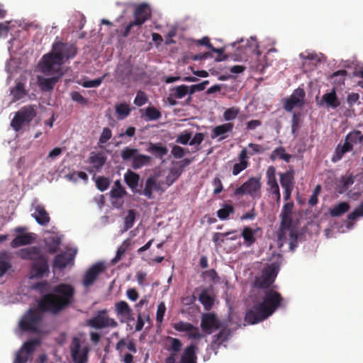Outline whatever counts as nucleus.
Returning a JSON list of instances; mask_svg holds the SVG:
<instances>
[{
	"label": "nucleus",
	"instance_id": "obj_29",
	"mask_svg": "<svg viewBox=\"0 0 363 363\" xmlns=\"http://www.w3.org/2000/svg\"><path fill=\"white\" fill-rule=\"evenodd\" d=\"M147 151L154 154L156 157L160 159H162L168 152L167 148L160 143H150Z\"/></svg>",
	"mask_w": 363,
	"mask_h": 363
},
{
	"label": "nucleus",
	"instance_id": "obj_7",
	"mask_svg": "<svg viewBox=\"0 0 363 363\" xmlns=\"http://www.w3.org/2000/svg\"><path fill=\"white\" fill-rule=\"evenodd\" d=\"M37 308L42 313H50L56 315L60 313L65 308L63 306L57 295L49 293L43 295L38 301Z\"/></svg>",
	"mask_w": 363,
	"mask_h": 363
},
{
	"label": "nucleus",
	"instance_id": "obj_39",
	"mask_svg": "<svg viewBox=\"0 0 363 363\" xmlns=\"http://www.w3.org/2000/svg\"><path fill=\"white\" fill-rule=\"evenodd\" d=\"M199 300L206 311H210L213 308L214 298L208 294L206 290L202 291L199 294Z\"/></svg>",
	"mask_w": 363,
	"mask_h": 363
},
{
	"label": "nucleus",
	"instance_id": "obj_25",
	"mask_svg": "<svg viewBox=\"0 0 363 363\" xmlns=\"http://www.w3.org/2000/svg\"><path fill=\"white\" fill-rule=\"evenodd\" d=\"M127 192L124 187L122 186L120 180H116L114 182V186L110 191V196L112 199H116V201L113 202V206L116 207H121L123 204V201H118V199H122V198L126 195Z\"/></svg>",
	"mask_w": 363,
	"mask_h": 363
},
{
	"label": "nucleus",
	"instance_id": "obj_1",
	"mask_svg": "<svg viewBox=\"0 0 363 363\" xmlns=\"http://www.w3.org/2000/svg\"><path fill=\"white\" fill-rule=\"evenodd\" d=\"M284 298L280 293L274 289L264 292L262 301L247 310L245 320L250 324H256L271 316L281 306Z\"/></svg>",
	"mask_w": 363,
	"mask_h": 363
},
{
	"label": "nucleus",
	"instance_id": "obj_35",
	"mask_svg": "<svg viewBox=\"0 0 363 363\" xmlns=\"http://www.w3.org/2000/svg\"><path fill=\"white\" fill-rule=\"evenodd\" d=\"M352 150V146L349 145L348 143L345 142L342 145L339 144L335 149L334 155H333L332 161L336 162L340 160L346 152Z\"/></svg>",
	"mask_w": 363,
	"mask_h": 363
},
{
	"label": "nucleus",
	"instance_id": "obj_26",
	"mask_svg": "<svg viewBox=\"0 0 363 363\" xmlns=\"http://www.w3.org/2000/svg\"><path fill=\"white\" fill-rule=\"evenodd\" d=\"M31 216L39 225L43 226L47 225L50 220L49 214L45 207L40 204L35 207V212Z\"/></svg>",
	"mask_w": 363,
	"mask_h": 363
},
{
	"label": "nucleus",
	"instance_id": "obj_27",
	"mask_svg": "<svg viewBox=\"0 0 363 363\" xmlns=\"http://www.w3.org/2000/svg\"><path fill=\"white\" fill-rule=\"evenodd\" d=\"M35 240V237L33 233H24L23 235H17L11 242V246L13 248H16L21 246L30 245Z\"/></svg>",
	"mask_w": 363,
	"mask_h": 363
},
{
	"label": "nucleus",
	"instance_id": "obj_49",
	"mask_svg": "<svg viewBox=\"0 0 363 363\" xmlns=\"http://www.w3.org/2000/svg\"><path fill=\"white\" fill-rule=\"evenodd\" d=\"M40 344V340L35 338L30 340L26 341L23 343L21 350H24L27 352V354H30L33 353L35 348Z\"/></svg>",
	"mask_w": 363,
	"mask_h": 363
},
{
	"label": "nucleus",
	"instance_id": "obj_47",
	"mask_svg": "<svg viewBox=\"0 0 363 363\" xmlns=\"http://www.w3.org/2000/svg\"><path fill=\"white\" fill-rule=\"evenodd\" d=\"M135 220V212L133 209H130L128 211L127 216L124 218V225L123 232H125L130 229Z\"/></svg>",
	"mask_w": 363,
	"mask_h": 363
},
{
	"label": "nucleus",
	"instance_id": "obj_61",
	"mask_svg": "<svg viewBox=\"0 0 363 363\" xmlns=\"http://www.w3.org/2000/svg\"><path fill=\"white\" fill-rule=\"evenodd\" d=\"M360 216H363V201L347 216V218L350 220H354Z\"/></svg>",
	"mask_w": 363,
	"mask_h": 363
},
{
	"label": "nucleus",
	"instance_id": "obj_6",
	"mask_svg": "<svg viewBox=\"0 0 363 363\" xmlns=\"http://www.w3.org/2000/svg\"><path fill=\"white\" fill-rule=\"evenodd\" d=\"M262 183L259 177H252L233 191V196L238 199L244 195L250 196L253 200H258L262 196Z\"/></svg>",
	"mask_w": 363,
	"mask_h": 363
},
{
	"label": "nucleus",
	"instance_id": "obj_30",
	"mask_svg": "<svg viewBox=\"0 0 363 363\" xmlns=\"http://www.w3.org/2000/svg\"><path fill=\"white\" fill-rule=\"evenodd\" d=\"M280 184L283 189L294 188V171L289 169L284 173H280Z\"/></svg>",
	"mask_w": 363,
	"mask_h": 363
},
{
	"label": "nucleus",
	"instance_id": "obj_8",
	"mask_svg": "<svg viewBox=\"0 0 363 363\" xmlns=\"http://www.w3.org/2000/svg\"><path fill=\"white\" fill-rule=\"evenodd\" d=\"M35 116L36 111L34 106H24L16 113L11 121V126L15 131L18 132L24 125H28Z\"/></svg>",
	"mask_w": 363,
	"mask_h": 363
},
{
	"label": "nucleus",
	"instance_id": "obj_11",
	"mask_svg": "<svg viewBox=\"0 0 363 363\" xmlns=\"http://www.w3.org/2000/svg\"><path fill=\"white\" fill-rule=\"evenodd\" d=\"M52 291L65 308L74 301L75 289L70 284H60L53 288Z\"/></svg>",
	"mask_w": 363,
	"mask_h": 363
},
{
	"label": "nucleus",
	"instance_id": "obj_38",
	"mask_svg": "<svg viewBox=\"0 0 363 363\" xmlns=\"http://www.w3.org/2000/svg\"><path fill=\"white\" fill-rule=\"evenodd\" d=\"M166 341L169 342V345L167 347L168 351L172 352L171 354L177 355V354L181 350L182 347V341L175 337H172L170 336H167L166 337Z\"/></svg>",
	"mask_w": 363,
	"mask_h": 363
},
{
	"label": "nucleus",
	"instance_id": "obj_48",
	"mask_svg": "<svg viewBox=\"0 0 363 363\" xmlns=\"http://www.w3.org/2000/svg\"><path fill=\"white\" fill-rule=\"evenodd\" d=\"M230 335V331L228 328H223L217 335L213 336V342L217 345H221L225 342Z\"/></svg>",
	"mask_w": 363,
	"mask_h": 363
},
{
	"label": "nucleus",
	"instance_id": "obj_44",
	"mask_svg": "<svg viewBox=\"0 0 363 363\" xmlns=\"http://www.w3.org/2000/svg\"><path fill=\"white\" fill-rule=\"evenodd\" d=\"M235 208L231 204L225 203L223 207L217 211L216 214L220 220H226L230 214L234 213Z\"/></svg>",
	"mask_w": 363,
	"mask_h": 363
},
{
	"label": "nucleus",
	"instance_id": "obj_23",
	"mask_svg": "<svg viewBox=\"0 0 363 363\" xmlns=\"http://www.w3.org/2000/svg\"><path fill=\"white\" fill-rule=\"evenodd\" d=\"M281 223L278 231V240L281 242H284L287 240L286 233L291 230L292 224V216H280Z\"/></svg>",
	"mask_w": 363,
	"mask_h": 363
},
{
	"label": "nucleus",
	"instance_id": "obj_9",
	"mask_svg": "<svg viewBox=\"0 0 363 363\" xmlns=\"http://www.w3.org/2000/svg\"><path fill=\"white\" fill-rule=\"evenodd\" d=\"M86 325L95 329L116 328L118 326V323L114 318L108 315L106 309H104L97 311L91 318L88 319Z\"/></svg>",
	"mask_w": 363,
	"mask_h": 363
},
{
	"label": "nucleus",
	"instance_id": "obj_20",
	"mask_svg": "<svg viewBox=\"0 0 363 363\" xmlns=\"http://www.w3.org/2000/svg\"><path fill=\"white\" fill-rule=\"evenodd\" d=\"M160 189V184L157 182V177L155 175L149 176L145 182L143 189H138L136 193L144 195L148 199L153 198L152 191H159Z\"/></svg>",
	"mask_w": 363,
	"mask_h": 363
},
{
	"label": "nucleus",
	"instance_id": "obj_58",
	"mask_svg": "<svg viewBox=\"0 0 363 363\" xmlns=\"http://www.w3.org/2000/svg\"><path fill=\"white\" fill-rule=\"evenodd\" d=\"M145 319L149 320L150 318L148 315H145V313L142 314L140 312L137 316V323L135 325V331H140L144 327L145 325Z\"/></svg>",
	"mask_w": 363,
	"mask_h": 363
},
{
	"label": "nucleus",
	"instance_id": "obj_10",
	"mask_svg": "<svg viewBox=\"0 0 363 363\" xmlns=\"http://www.w3.org/2000/svg\"><path fill=\"white\" fill-rule=\"evenodd\" d=\"M70 355L73 363H86L89 352V347L82 346L81 339L74 337L69 345Z\"/></svg>",
	"mask_w": 363,
	"mask_h": 363
},
{
	"label": "nucleus",
	"instance_id": "obj_62",
	"mask_svg": "<svg viewBox=\"0 0 363 363\" xmlns=\"http://www.w3.org/2000/svg\"><path fill=\"white\" fill-rule=\"evenodd\" d=\"M166 311V306L164 302L159 303L156 313V321L161 323L163 320V317Z\"/></svg>",
	"mask_w": 363,
	"mask_h": 363
},
{
	"label": "nucleus",
	"instance_id": "obj_19",
	"mask_svg": "<svg viewBox=\"0 0 363 363\" xmlns=\"http://www.w3.org/2000/svg\"><path fill=\"white\" fill-rule=\"evenodd\" d=\"M115 313L122 323L135 320L132 308L125 301H120L115 303Z\"/></svg>",
	"mask_w": 363,
	"mask_h": 363
},
{
	"label": "nucleus",
	"instance_id": "obj_43",
	"mask_svg": "<svg viewBox=\"0 0 363 363\" xmlns=\"http://www.w3.org/2000/svg\"><path fill=\"white\" fill-rule=\"evenodd\" d=\"M106 158L101 153L96 154L89 157V162L93 164V168L96 171L101 169V168L105 164Z\"/></svg>",
	"mask_w": 363,
	"mask_h": 363
},
{
	"label": "nucleus",
	"instance_id": "obj_42",
	"mask_svg": "<svg viewBox=\"0 0 363 363\" xmlns=\"http://www.w3.org/2000/svg\"><path fill=\"white\" fill-rule=\"evenodd\" d=\"M350 205L347 202H341L330 209V214L333 217H338L348 211Z\"/></svg>",
	"mask_w": 363,
	"mask_h": 363
},
{
	"label": "nucleus",
	"instance_id": "obj_33",
	"mask_svg": "<svg viewBox=\"0 0 363 363\" xmlns=\"http://www.w3.org/2000/svg\"><path fill=\"white\" fill-rule=\"evenodd\" d=\"M61 239L58 237H50L45 240V245L49 254L56 253L61 245Z\"/></svg>",
	"mask_w": 363,
	"mask_h": 363
},
{
	"label": "nucleus",
	"instance_id": "obj_50",
	"mask_svg": "<svg viewBox=\"0 0 363 363\" xmlns=\"http://www.w3.org/2000/svg\"><path fill=\"white\" fill-rule=\"evenodd\" d=\"M347 74V72L345 69H340L335 72L331 75V79H334V82L339 85L345 83V77Z\"/></svg>",
	"mask_w": 363,
	"mask_h": 363
},
{
	"label": "nucleus",
	"instance_id": "obj_14",
	"mask_svg": "<svg viewBox=\"0 0 363 363\" xmlns=\"http://www.w3.org/2000/svg\"><path fill=\"white\" fill-rule=\"evenodd\" d=\"M62 62L60 54L52 50V52L47 54L43 57L42 72L45 74H49L59 69Z\"/></svg>",
	"mask_w": 363,
	"mask_h": 363
},
{
	"label": "nucleus",
	"instance_id": "obj_36",
	"mask_svg": "<svg viewBox=\"0 0 363 363\" xmlns=\"http://www.w3.org/2000/svg\"><path fill=\"white\" fill-rule=\"evenodd\" d=\"M255 232H256V230H252L250 227L246 226V227L243 228V229L242 230L241 236L243 238L244 241H245V245L247 247H250L255 242V241H256Z\"/></svg>",
	"mask_w": 363,
	"mask_h": 363
},
{
	"label": "nucleus",
	"instance_id": "obj_63",
	"mask_svg": "<svg viewBox=\"0 0 363 363\" xmlns=\"http://www.w3.org/2000/svg\"><path fill=\"white\" fill-rule=\"evenodd\" d=\"M248 166H249V162H239L238 163H235L233 165L232 174L234 176H236L238 174H240L242 171L247 169Z\"/></svg>",
	"mask_w": 363,
	"mask_h": 363
},
{
	"label": "nucleus",
	"instance_id": "obj_55",
	"mask_svg": "<svg viewBox=\"0 0 363 363\" xmlns=\"http://www.w3.org/2000/svg\"><path fill=\"white\" fill-rule=\"evenodd\" d=\"M110 184L109 179L104 177H99L96 180L97 189L101 191L106 190Z\"/></svg>",
	"mask_w": 363,
	"mask_h": 363
},
{
	"label": "nucleus",
	"instance_id": "obj_32",
	"mask_svg": "<svg viewBox=\"0 0 363 363\" xmlns=\"http://www.w3.org/2000/svg\"><path fill=\"white\" fill-rule=\"evenodd\" d=\"M132 108L130 105L126 103H120L115 105V111L117 119L119 121L124 120L130 113Z\"/></svg>",
	"mask_w": 363,
	"mask_h": 363
},
{
	"label": "nucleus",
	"instance_id": "obj_13",
	"mask_svg": "<svg viewBox=\"0 0 363 363\" xmlns=\"http://www.w3.org/2000/svg\"><path fill=\"white\" fill-rule=\"evenodd\" d=\"M77 253V249L69 247L65 251L57 254L53 260V267L62 269L66 268L68 265H74Z\"/></svg>",
	"mask_w": 363,
	"mask_h": 363
},
{
	"label": "nucleus",
	"instance_id": "obj_28",
	"mask_svg": "<svg viewBox=\"0 0 363 363\" xmlns=\"http://www.w3.org/2000/svg\"><path fill=\"white\" fill-rule=\"evenodd\" d=\"M124 180L126 184L132 189L133 191H138L137 187L139 184L140 175L130 169L124 174Z\"/></svg>",
	"mask_w": 363,
	"mask_h": 363
},
{
	"label": "nucleus",
	"instance_id": "obj_18",
	"mask_svg": "<svg viewBox=\"0 0 363 363\" xmlns=\"http://www.w3.org/2000/svg\"><path fill=\"white\" fill-rule=\"evenodd\" d=\"M105 270L103 263L98 262L92 265L85 273L83 277V284L88 287L91 286L96 280L99 275Z\"/></svg>",
	"mask_w": 363,
	"mask_h": 363
},
{
	"label": "nucleus",
	"instance_id": "obj_45",
	"mask_svg": "<svg viewBox=\"0 0 363 363\" xmlns=\"http://www.w3.org/2000/svg\"><path fill=\"white\" fill-rule=\"evenodd\" d=\"M130 245V241L129 239H126L123 242L122 245L118 248L115 257L111 259V263L113 264L118 263L121 260L122 256L125 254Z\"/></svg>",
	"mask_w": 363,
	"mask_h": 363
},
{
	"label": "nucleus",
	"instance_id": "obj_5",
	"mask_svg": "<svg viewBox=\"0 0 363 363\" xmlns=\"http://www.w3.org/2000/svg\"><path fill=\"white\" fill-rule=\"evenodd\" d=\"M134 20L130 21L124 28L122 36L126 38L135 27L140 28L152 16V11L147 3L137 5L133 11Z\"/></svg>",
	"mask_w": 363,
	"mask_h": 363
},
{
	"label": "nucleus",
	"instance_id": "obj_21",
	"mask_svg": "<svg viewBox=\"0 0 363 363\" xmlns=\"http://www.w3.org/2000/svg\"><path fill=\"white\" fill-rule=\"evenodd\" d=\"M234 125L232 123H225L219 125H216L212 130L211 135V139L218 138V141H221L227 138L229 133L233 130Z\"/></svg>",
	"mask_w": 363,
	"mask_h": 363
},
{
	"label": "nucleus",
	"instance_id": "obj_3",
	"mask_svg": "<svg viewBox=\"0 0 363 363\" xmlns=\"http://www.w3.org/2000/svg\"><path fill=\"white\" fill-rule=\"evenodd\" d=\"M43 322V314L37 308H30L22 315L18 327L22 333L40 334Z\"/></svg>",
	"mask_w": 363,
	"mask_h": 363
},
{
	"label": "nucleus",
	"instance_id": "obj_16",
	"mask_svg": "<svg viewBox=\"0 0 363 363\" xmlns=\"http://www.w3.org/2000/svg\"><path fill=\"white\" fill-rule=\"evenodd\" d=\"M305 95L306 94L303 89L298 88L295 89L291 96L285 101L284 106V109L290 112L296 106H302Z\"/></svg>",
	"mask_w": 363,
	"mask_h": 363
},
{
	"label": "nucleus",
	"instance_id": "obj_54",
	"mask_svg": "<svg viewBox=\"0 0 363 363\" xmlns=\"http://www.w3.org/2000/svg\"><path fill=\"white\" fill-rule=\"evenodd\" d=\"M236 232L235 230L226 232V233H215L213 235L212 240L216 245H220L225 242L224 237L228 236L230 234Z\"/></svg>",
	"mask_w": 363,
	"mask_h": 363
},
{
	"label": "nucleus",
	"instance_id": "obj_51",
	"mask_svg": "<svg viewBox=\"0 0 363 363\" xmlns=\"http://www.w3.org/2000/svg\"><path fill=\"white\" fill-rule=\"evenodd\" d=\"M247 147V151L250 156H253L257 154H262L266 150V149L262 145L252 143H249Z\"/></svg>",
	"mask_w": 363,
	"mask_h": 363
},
{
	"label": "nucleus",
	"instance_id": "obj_46",
	"mask_svg": "<svg viewBox=\"0 0 363 363\" xmlns=\"http://www.w3.org/2000/svg\"><path fill=\"white\" fill-rule=\"evenodd\" d=\"M161 112L153 106H148L145 109V121H156L161 118Z\"/></svg>",
	"mask_w": 363,
	"mask_h": 363
},
{
	"label": "nucleus",
	"instance_id": "obj_60",
	"mask_svg": "<svg viewBox=\"0 0 363 363\" xmlns=\"http://www.w3.org/2000/svg\"><path fill=\"white\" fill-rule=\"evenodd\" d=\"M289 231V245L291 250L297 247L298 244V234L295 229H291Z\"/></svg>",
	"mask_w": 363,
	"mask_h": 363
},
{
	"label": "nucleus",
	"instance_id": "obj_31",
	"mask_svg": "<svg viewBox=\"0 0 363 363\" xmlns=\"http://www.w3.org/2000/svg\"><path fill=\"white\" fill-rule=\"evenodd\" d=\"M58 80L59 77H52L50 78H44L43 77H38V84L41 89L44 91L52 90Z\"/></svg>",
	"mask_w": 363,
	"mask_h": 363
},
{
	"label": "nucleus",
	"instance_id": "obj_40",
	"mask_svg": "<svg viewBox=\"0 0 363 363\" xmlns=\"http://www.w3.org/2000/svg\"><path fill=\"white\" fill-rule=\"evenodd\" d=\"M363 141V134L359 130H353L345 137V143L353 147V145L360 143Z\"/></svg>",
	"mask_w": 363,
	"mask_h": 363
},
{
	"label": "nucleus",
	"instance_id": "obj_2",
	"mask_svg": "<svg viewBox=\"0 0 363 363\" xmlns=\"http://www.w3.org/2000/svg\"><path fill=\"white\" fill-rule=\"evenodd\" d=\"M17 256L22 259L31 260V272L35 277H43L49 273L48 257L41 254L40 248L38 246H31L19 250Z\"/></svg>",
	"mask_w": 363,
	"mask_h": 363
},
{
	"label": "nucleus",
	"instance_id": "obj_53",
	"mask_svg": "<svg viewBox=\"0 0 363 363\" xmlns=\"http://www.w3.org/2000/svg\"><path fill=\"white\" fill-rule=\"evenodd\" d=\"M173 328L177 331L187 333L194 328V325L190 323L179 321L174 324Z\"/></svg>",
	"mask_w": 363,
	"mask_h": 363
},
{
	"label": "nucleus",
	"instance_id": "obj_59",
	"mask_svg": "<svg viewBox=\"0 0 363 363\" xmlns=\"http://www.w3.org/2000/svg\"><path fill=\"white\" fill-rule=\"evenodd\" d=\"M301 122V114L299 113H294L291 119V132L295 134L299 128Z\"/></svg>",
	"mask_w": 363,
	"mask_h": 363
},
{
	"label": "nucleus",
	"instance_id": "obj_22",
	"mask_svg": "<svg viewBox=\"0 0 363 363\" xmlns=\"http://www.w3.org/2000/svg\"><path fill=\"white\" fill-rule=\"evenodd\" d=\"M320 105H325L327 108L333 109L340 106V101L337 96L335 88H333L331 91L323 95Z\"/></svg>",
	"mask_w": 363,
	"mask_h": 363
},
{
	"label": "nucleus",
	"instance_id": "obj_15",
	"mask_svg": "<svg viewBox=\"0 0 363 363\" xmlns=\"http://www.w3.org/2000/svg\"><path fill=\"white\" fill-rule=\"evenodd\" d=\"M201 328L206 334H211L220 328V323L214 313H206L201 315Z\"/></svg>",
	"mask_w": 363,
	"mask_h": 363
},
{
	"label": "nucleus",
	"instance_id": "obj_12",
	"mask_svg": "<svg viewBox=\"0 0 363 363\" xmlns=\"http://www.w3.org/2000/svg\"><path fill=\"white\" fill-rule=\"evenodd\" d=\"M277 272L274 266H268L267 268L264 269L262 274L256 277L255 280V286L258 289H270L269 287L274 283Z\"/></svg>",
	"mask_w": 363,
	"mask_h": 363
},
{
	"label": "nucleus",
	"instance_id": "obj_57",
	"mask_svg": "<svg viewBox=\"0 0 363 363\" xmlns=\"http://www.w3.org/2000/svg\"><path fill=\"white\" fill-rule=\"evenodd\" d=\"M148 101L147 94L143 91H138L134 99V104L137 106H142L145 105Z\"/></svg>",
	"mask_w": 363,
	"mask_h": 363
},
{
	"label": "nucleus",
	"instance_id": "obj_37",
	"mask_svg": "<svg viewBox=\"0 0 363 363\" xmlns=\"http://www.w3.org/2000/svg\"><path fill=\"white\" fill-rule=\"evenodd\" d=\"M292 156L286 152L284 147H278L275 148L270 155V160H276L277 158L283 160L286 162H289Z\"/></svg>",
	"mask_w": 363,
	"mask_h": 363
},
{
	"label": "nucleus",
	"instance_id": "obj_41",
	"mask_svg": "<svg viewBox=\"0 0 363 363\" xmlns=\"http://www.w3.org/2000/svg\"><path fill=\"white\" fill-rule=\"evenodd\" d=\"M11 94L15 101L23 99L26 95L25 84L21 82H18L16 86L11 89Z\"/></svg>",
	"mask_w": 363,
	"mask_h": 363
},
{
	"label": "nucleus",
	"instance_id": "obj_24",
	"mask_svg": "<svg viewBox=\"0 0 363 363\" xmlns=\"http://www.w3.org/2000/svg\"><path fill=\"white\" fill-rule=\"evenodd\" d=\"M198 347L194 343H191L183 351L179 363H197Z\"/></svg>",
	"mask_w": 363,
	"mask_h": 363
},
{
	"label": "nucleus",
	"instance_id": "obj_64",
	"mask_svg": "<svg viewBox=\"0 0 363 363\" xmlns=\"http://www.w3.org/2000/svg\"><path fill=\"white\" fill-rule=\"evenodd\" d=\"M211 51L218 54L217 57L215 58V60L216 62H221V61H224L228 59V56L224 54V52H225L224 47L220 48H216L213 46Z\"/></svg>",
	"mask_w": 363,
	"mask_h": 363
},
{
	"label": "nucleus",
	"instance_id": "obj_4",
	"mask_svg": "<svg viewBox=\"0 0 363 363\" xmlns=\"http://www.w3.org/2000/svg\"><path fill=\"white\" fill-rule=\"evenodd\" d=\"M121 157L124 162H131V167L135 170L150 165L152 161L150 156L141 154L138 149L130 147L121 150Z\"/></svg>",
	"mask_w": 363,
	"mask_h": 363
},
{
	"label": "nucleus",
	"instance_id": "obj_34",
	"mask_svg": "<svg viewBox=\"0 0 363 363\" xmlns=\"http://www.w3.org/2000/svg\"><path fill=\"white\" fill-rule=\"evenodd\" d=\"M123 347H126V348L133 353L137 352L136 345L133 340H131L127 342L125 338H122L116 345V350L118 352L119 356H122Z\"/></svg>",
	"mask_w": 363,
	"mask_h": 363
},
{
	"label": "nucleus",
	"instance_id": "obj_52",
	"mask_svg": "<svg viewBox=\"0 0 363 363\" xmlns=\"http://www.w3.org/2000/svg\"><path fill=\"white\" fill-rule=\"evenodd\" d=\"M189 93V86L184 84L177 86L172 94L175 99H181Z\"/></svg>",
	"mask_w": 363,
	"mask_h": 363
},
{
	"label": "nucleus",
	"instance_id": "obj_56",
	"mask_svg": "<svg viewBox=\"0 0 363 363\" xmlns=\"http://www.w3.org/2000/svg\"><path fill=\"white\" fill-rule=\"evenodd\" d=\"M239 113V109L235 107L226 109L223 113L225 121H230L236 118Z\"/></svg>",
	"mask_w": 363,
	"mask_h": 363
},
{
	"label": "nucleus",
	"instance_id": "obj_17",
	"mask_svg": "<svg viewBox=\"0 0 363 363\" xmlns=\"http://www.w3.org/2000/svg\"><path fill=\"white\" fill-rule=\"evenodd\" d=\"M52 50L60 54L62 61L64 59H70L75 57L77 48L74 44L57 42L53 44Z\"/></svg>",
	"mask_w": 363,
	"mask_h": 363
}]
</instances>
